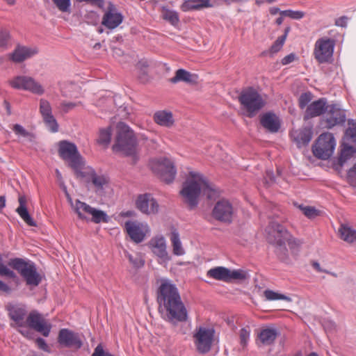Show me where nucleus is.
Here are the masks:
<instances>
[{
	"label": "nucleus",
	"instance_id": "nucleus-54",
	"mask_svg": "<svg viewBox=\"0 0 356 356\" xmlns=\"http://www.w3.org/2000/svg\"><path fill=\"white\" fill-rule=\"evenodd\" d=\"M347 179L350 185L356 186V165L348 171Z\"/></svg>",
	"mask_w": 356,
	"mask_h": 356
},
{
	"label": "nucleus",
	"instance_id": "nucleus-14",
	"mask_svg": "<svg viewBox=\"0 0 356 356\" xmlns=\"http://www.w3.org/2000/svg\"><path fill=\"white\" fill-rule=\"evenodd\" d=\"M9 84L15 89L27 90L39 95L44 92L42 86L33 78L28 76H17L9 81Z\"/></svg>",
	"mask_w": 356,
	"mask_h": 356
},
{
	"label": "nucleus",
	"instance_id": "nucleus-10",
	"mask_svg": "<svg viewBox=\"0 0 356 356\" xmlns=\"http://www.w3.org/2000/svg\"><path fill=\"white\" fill-rule=\"evenodd\" d=\"M207 276L216 280L229 283L234 280H245L248 278V273L241 269L231 270L223 266H217L209 269Z\"/></svg>",
	"mask_w": 356,
	"mask_h": 356
},
{
	"label": "nucleus",
	"instance_id": "nucleus-5",
	"mask_svg": "<svg viewBox=\"0 0 356 356\" xmlns=\"http://www.w3.org/2000/svg\"><path fill=\"white\" fill-rule=\"evenodd\" d=\"M8 265L17 271L29 286H38L42 282V276L37 270L36 265L29 259L23 258H12Z\"/></svg>",
	"mask_w": 356,
	"mask_h": 356
},
{
	"label": "nucleus",
	"instance_id": "nucleus-11",
	"mask_svg": "<svg viewBox=\"0 0 356 356\" xmlns=\"http://www.w3.org/2000/svg\"><path fill=\"white\" fill-rule=\"evenodd\" d=\"M215 330L213 328L197 327L193 334L194 342L198 353L206 354L211 350L214 339Z\"/></svg>",
	"mask_w": 356,
	"mask_h": 356
},
{
	"label": "nucleus",
	"instance_id": "nucleus-7",
	"mask_svg": "<svg viewBox=\"0 0 356 356\" xmlns=\"http://www.w3.org/2000/svg\"><path fill=\"white\" fill-rule=\"evenodd\" d=\"M238 102L248 112V116L254 117L266 105V101L254 87L243 89L239 96Z\"/></svg>",
	"mask_w": 356,
	"mask_h": 356
},
{
	"label": "nucleus",
	"instance_id": "nucleus-39",
	"mask_svg": "<svg viewBox=\"0 0 356 356\" xmlns=\"http://www.w3.org/2000/svg\"><path fill=\"white\" fill-rule=\"evenodd\" d=\"M0 275L12 279L16 286H18L21 284L20 279L17 274L1 262H0Z\"/></svg>",
	"mask_w": 356,
	"mask_h": 356
},
{
	"label": "nucleus",
	"instance_id": "nucleus-58",
	"mask_svg": "<svg viewBox=\"0 0 356 356\" xmlns=\"http://www.w3.org/2000/svg\"><path fill=\"white\" fill-rule=\"evenodd\" d=\"M78 3L86 2L92 5L97 6L99 8L104 6V0H75Z\"/></svg>",
	"mask_w": 356,
	"mask_h": 356
},
{
	"label": "nucleus",
	"instance_id": "nucleus-31",
	"mask_svg": "<svg viewBox=\"0 0 356 356\" xmlns=\"http://www.w3.org/2000/svg\"><path fill=\"white\" fill-rule=\"evenodd\" d=\"M153 119L155 123L165 127H171L175 122L172 112L164 110L156 111Z\"/></svg>",
	"mask_w": 356,
	"mask_h": 356
},
{
	"label": "nucleus",
	"instance_id": "nucleus-20",
	"mask_svg": "<svg viewBox=\"0 0 356 356\" xmlns=\"http://www.w3.org/2000/svg\"><path fill=\"white\" fill-rule=\"evenodd\" d=\"M328 105L327 99L324 97L312 102L307 106L303 116L304 120H308L325 114Z\"/></svg>",
	"mask_w": 356,
	"mask_h": 356
},
{
	"label": "nucleus",
	"instance_id": "nucleus-3",
	"mask_svg": "<svg viewBox=\"0 0 356 356\" xmlns=\"http://www.w3.org/2000/svg\"><path fill=\"white\" fill-rule=\"evenodd\" d=\"M268 232L267 240L275 247V253L280 261H285L289 258V251L286 246L293 250L299 248L303 241L295 238L282 225L271 222L268 227Z\"/></svg>",
	"mask_w": 356,
	"mask_h": 356
},
{
	"label": "nucleus",
	"instance_id": "nucleus-25",
	"mask_svg": "<svg viewBox=\"0 0 356 356\" xmlns=\"http://www.w3.org/2000/svg\"><path fill=\"white\" fill-rule=\"evenodd\" d=\"M124 227L127 234L136 243H140L145 239V233L139 223L129 220L125 222Z\"/></svg>",
	"mask_w": 356,
	"mask_h": 356
},
{
	"label": "nucleus",
	"instance_id": "nucleus-59",
	"mask_svg": "<svg viewBox=\"0 0 356 356\" xmlns=\"http://www.w3.org/2000/svg\"><path fill=\"white\" fill-rule=\"evenodd\" d=\"M347 21L348 17L346 16H342L335 19L334 24L337 26L346 27Z\"/></svg>",
	"mask_w": 356,
	"mask_h": 356
},
{
	"label": "nucleus",
	"instance_id": "nucleus-44",
	"mask_svg": "<svg viewBox=\"0 0 356 356\" xmlns=\"http://www.w3.org/2000/svg\"><path fill=\"white\" fill-rule=\"evenodd\" d=\"M250 330L249 327H243L239 332L240 344L244 348L250 339Z\"/></svg>",
	"mask_w": 356,
	"mask_h": 356
},
{
	"label": "nucleus",
	"instance_id": "nucleus-4",
	"mask_svg": "<svg viewBox=\"0 0 356 356\" xmlns=\"http://www.w3.org/2000/svg\"><path fill=\"white\" fill-rule=\"evenodd\" d=\"M58 155L67 162L77 178L86 177V173L83 172L85 161L79 152L76 145L70 141L63 140L58 143Z\"/></svg>",
	"mask_w": 356,
	"mask_h": 356
},
{
	"label": "nucleus",
	"instance_id": "nucleus-47",
	"mask_svg": "<svg viewBox=\"0 0 356 356\" xmlns=\"http://www.w3.org/2000/svg\"><path fill=\"white\" fill-rule=\"evenodd\" d=\"M283 16L289 17L294 19H300L305 16V13L300 10H286L281 12Z\"/></svg>",
	"mask_w": 356,
	"mask_h": 356
},
{
	"label": "nucleus",
	"instance_id": "nucleus-34",
	"mask_svg": "<svg viewBox=\"0 0 356 356\" xmlns=\"http://www.w3.org/2000/svg\"><path fill=\"white\" fill-rule=\"evenodd\" d=\"M161 16L164 20L175 27H177L179 24V15L175 10H170L167 7L163 6L161 9Z\"/></svg>",
	"mask_w": 356,
	"mask_h": 356
},
{
	"label": "nucleus",
	"instance_id": "nucleus-51",
	"mask_svg": "<svg viewBox=\"0 0 356 356\" xmlns=\"http://www.w3.org/2000/svg\"><path fill=\"white\" fill-rule=\"evenodd\" d=\"M285 42V36H280L274 42L270 47V52L273 54L278 52L284 45Z\"/></svg>",
	"mask_w": 356,
	"mask_h": 356
},
{
	"label": "nucleus",
	"instance_id": "nucleus-53",
	"mask_svg": "<svg viewBox=\"0 0 356 356\" xmlns=\"http://www.w3.org/2000/svg\"><path fill=\"white\" fill-rule=\"evenodd\" d=\"M81 102H63L60 103V108L65 113H67L70 111L74 108L76 106L81 105Z\"/></svg>",
	"mask_w": 356,
	"mask_h": 356
},
{
	"label": "nucleus",
	"instance_id": "nucleus-16",
	"mask_svg": "<svg viewBox=\"0 0 356 356\" xmlns=\"http://www.w3.org/2000/svg\"><path fill=\"white\" fill-rule=\"evenodd\" d=\"M57 341L59 345L64 348L79 350L83 346L81 335L67 328L59 330Z\"/></svg>",
	"mask_w": 356,
	"mask_h": 356
},
{
	"label": "nucleus",
	"instance_id": "nucleus-17",
	"mask_svg": "<svg viewBox=\"0 0 356 356\" xmlns=\"http://www.w3.org/2000/svg\"><path fill=\"white\" fill-rule=\"evenodd\" d=\"M157 172L160 179L166 184L172 183L176 176L177 170L173 162L167 158L157 161Z\"/></svg>",
	"mask_w": 356,
	"mask_h": 356
},
{
	"label": "nucleus",
	"instance_id": "nucleus-38",
	"mask_svg": "<svg viewBox=\"0 0 356 356\" xmlns=\"http://www.w3.org/2000/svg\"><path fill=\"white\" fill-rule=\"evenodd\" d=\"M94 208L87 204L86 202H81L79 200L75 201L74 211L77 213L79 218L81 220L86 219L83 213L91 214Z\"/></svg>",
	"mask_w": 356,
	"mask_h": 356
},
{
	"label": "nucleus",
	"instance_id": "nucleus-60",
	"mask_svg": "<svg viewBox=\"0 0 356 356\" xmlns=\"http://www.w3.org/2000/svg\"><path fill=\"white\" fill-rule=\"evenodd\" d=\"M295 59H296V54L293 53H291V54L284 56L282 59V64L284 65H288V64L292 63L293 61H294Z\"/></svg>",
	"mask_w": 356,
	"mask_h": 356
},
{
	"label": "nucleus",
	"instance_id": "nucleus-46",
	"mask_svg": "<svg viewBox=\"0 0 356 356\" xmlns=\"http://www.w3.org/2000/svg\"><path fill=\"white\" fill-rule=\"evenodd\" d=\"M355 152L353 147L352 146H347L344 147L341 150V155L339 156V163L342 165L344 162H346L348 159H349L353 154Z\"/></svg>",
	"mask_w": 356,
	"mask_h": 356
},
{
	"label": "nucleus",
	"instance_id": "nucleus-56",
	"mask_svg": "<svg viewBox=\"0 0 356 356\" xmlns=\"http://www.w3.org/2000/svg\"><path fill=\"white\" fill-rule=\"evenodd\" d=\"M10 38L9 33L6 30L0 31V47L6 46Z\"/></svg>",
	"mask_w": 356,
	"mask_h": 356
},
{
	"label": "nucleus",
	"instance_id": "nucleus-29",
	"mask_svg": "<svg viewBox=\"0 0 356 356\" xmlns=\"http://www.w3.org/2000/svg\"><path fill=\"white\" fill-rule=\"evenodd\" d=\"M197 76L192 74L184 69H179L175 72V76L170 79V82L177 83L183 81L189 84H195L197 83Z\"/></svg>",
	"mask_w": 356,
	"mask_h": 356
},
{
	"label": "nucleus",
	"instance_id": "nucleus-45",
	"mask_svg": "<svg viewBox=\"0 0 356 356\" xmlns=\"http://www.w3.org/2000/svg\"><path fill=\"white\" fill-rule=\"evenodd\" d=\"M84 19L87 24L97 25L99 22V15L95 11H89L85 15Z\"/></svg>",
	"mask_w": 356,
	"mask_h": 356
},
{
	"label": "nucleus",
	"instance_id": "nucleus-23",
	"mask_svg": "<svg viewBox=\"0 0 356 356\" xmlns=\"http://www.w3.org/2000/svg\"><path fill=\"white\" fill-rule=\"evenodd\" d=\"M149 247L152 252L159 257V263L166 262L170 260L166 251V243L164 237L157 236L152 238L149 242Z\"/></svg>",
	"mask_w": 356,
	"mask_h": 356
},
{
	"label": "nucleus",
	"instance_id": "nucleus-64",
	"mask_svg": "<svg viewBox=\"0 0 356 356\" xmlns=\"http://www.w3.org/2000/svg\"><path fill=\"white\" fill-rule=\"evenodd\" d=\"M19 332L24 335V337H27V338H31V332L28 330H19Z\"/></svg>",
	"mask_w": 356,
	"mask_h": 356
},
{
	"label": "nucleus",
	"instance_id": "nucleus-42",
	"mask_svg": "<svg viewBox=\"0 0 356 356\" xmlns=\"http://www.w3.org/2000/svg\"><path fill=\"white\" fill-rule=\"evenodd\" d=\"M55 6L62 13L71 12V0H51Z\"/></svg>",
	"mask_w": 356,
	"mask_h": 356
},
{
	"label": "nucleus",
	"instance_id": "nucleus-18",
	"mask_svg": "<svg viewBox=\"0 0 356 356\" xmlns=\"http://www.w3.org/2000/svg\"><path fill=\"white\" fill-rule=\"evenodd\" d=\"M136 207L145 214H155L159 211V204L149 193L139 195L136 200Z\"/></svg>",
	"mask_w": 356,
	"mask_h": 356
},
{
	"label": "nucleus",
	"instance_id": "nucleus-2",
	"mask_svg": "<svg viewBox=\"0 0 356 356\" xmlns=\"http://www.w3.org/2000/svg\"><path fill=\"white\" fill-rule=\"evenodd\" d=\"M188 175L189 177L184 182L180 193L191 210L197 206L198 197L201 192L209 200L214 199L219 195L218 191L203 175L193 171L189 172Z\"/></svg>",
	"mask_w": 356,
	"mask_h": 356
},
{
	"label": "nucleus",
	"instance_id": "nucleus-36",
	"mask_svg": "<svg viewBox=\"0 0 356 356\" xmlns=\"http://www.w3.org/2000/svg\"><path fill=\"white\" fill-rule=\"evenodd\" d=\"M339 232L341 236V238L348 243H354L356 241V230L351 228L350 227L341 225L339 229Z\"/></svg>",
	"mask_w": 356,
	"mask_h": 356
},
{
	"label": "nucleus",
	"instance_id": "nucleus-8",
	"mask_svg": "<svg viewBox=\"0 0 356 356\" xmlns=\"http://www.w3.org/2000/svg\"><path fill=\"white\" fill-rule=\"evenodd\" d=\"M336 142L332 134H321L312 147L314 155L322 160L328 159L333 154Z\"/></svg>",
	"mask_w": 356,
	"mask_h": 356
},
{
	"label": "nucleus",
	"instance_id": "nucleus-27",
	"mask_svg": "<svg viewBox=\"0 0 356 356\" xmlns=\"http://www.w3.org/2000/svg\"><path fill=\"white\" fill-rule=\"evenodd\" d=\"M8 311L10 318L15 322L17 326L26 327L24 318L27 314V311L24 307L10 306L8 308Z\"/></svg>",
	"mask_w": 356,
	"mask_h": 356
},
{
	"label": "nucleus",
	"instance_id": "nucleus-52",
	"mask_svg": "<svg viewBox=\"0 0 356 356\" xmlns=\"http://www.w3.org/2000/svg\"><path fill=\"white\" fill-rule=\"evenodd\" d=\"M348 124L351 127L346 130V136L350 138H356V121L348 120Z\"/></svg>",
	"mask_w": 356,
	"mask_h": 356
},
{
	"label": "nucleus",
	"instance_id": "nucleus-48",
	"mask_svg": "<svg viewBox=\"0 0 356 356\" xmlns=\"http://www.w3.org/2000/svg\"><path fill=\"white\" fill-rule=\"evenodd\" d=\"M264 295L268 300H289V298L285 295L274 292L271 290H266L264 291Z\"/></svg>",
	"mask_w": 356,
	"mask_h": 356
},
{
	"label": "nucleus",
	"instance_id": "nucleus-24",
	"mask_svg": "<svg viewBox=\"0 0 356 356\" xmlns=\"http://www.w3.org/2000/svg\"><path fill=\"white\" fill-rule=\"evenodd\" d=\"M291 136L296 143L298 147L300 148L309 144L312 138L313 131L312 128L305 127L293 130Z\"/></svg>",
	"mask_w": 356,
	"mask_h": 356
},
{
	"label": "nucleus",
	"instance_id": "nucleus-19",
	"mask_svg": "<svg viewBox=\"0 0 356 356\" xmlns=\"http://www.w3.org/2000/svg\"><path fill=\"white\" fill-rule=\"evenodd\" d=\"M123 18L122 13L113 4L110 3L103 16L102 24L108 29H114L122 22Z\"/></svg>",
	"mask_w": 356,
	"mask_h": 356
},
{
	"label": "nucleus",
	"instance_id": "nucleus-33",
	"mask_svg": "<svg viewBox=\"0 0 356 356\" xmlns=\"http://www.w3.org/2000/svg\"><path fill=\"white\" fill-rule=\"evenodd\" d=\"M86 173L85 178H90L92 184L97 190H102L104 185L108 183V180L104 175H98L94 169L89 168L88 171H83Z\"/></svg>",
	"mask_w": 356,
	"mask_h": 356
},
{
	"label": "nucleus",
	"instance_id": "nucleus-50",
	"mask_svg": "<svg viewBox=\"0 0 356 356\" xmlns=\"http://www.w3.org/2000/svg\"><path fill=\"white\" fill-rule=\"evenodd\" d=\"M127 257L129 262L134 266V267L136 268H141L145 264V261L142 259V257L140 255H136V257H134L133 255L128 254Z\"/></svg>",
	"mask_w": 356,
	"mask_h": 356
},
{
	"label": "nucleus",
	"instance_id": "nucleus-61",
	"mask_svg": "<svg viewBox=\"0 0 356 356\" xmlns=\"http://www.w3.org/2000/svg\"><path fill=\"white\" fill-rule=\"evenodd\" d=\"M12 291L11 288L5 282L0 280V292L5 293L6 294L10 293Z\"/></svg>",
	"mask_w": 356,
	"mask_h": 356
},
{
	"label": "nucleus",
	"instance_id": "nucleus-9",
	"mask_svg": "<svg viewBox=\"0 0 356 356\" xmlns=\"http://www.w3.org/2000/svg\"><path fill=\"white\" fill-rule=\"evenodd\" d=\"M335 44L336 41L334 39L327 37L318 38L315 42L313 52L316 61L319 63L331 62Z\"/></svg>",
	"mask_w": 356,
	"mask_h": 356
},
{
	"label": "nucleus",
	"instance_id": "nucleus-37",
	"mask_svg": "<svg viewBox=\"0 0 356 356\" xmlns=\"http://www.w3.org/2000/svg\"><path fill=\"white\" fill-rule=\"evenodd\" d=\"M112 135L111 127L107 128H102L99 131V136L97 139V143L105 147H107L111 143Z\"/></svg>",
	"mask_w": 356,
	"mask_h": 356
},
{
	"label": "nucleus",
	"instance_id": "nucleus-62",
	"mask_svg": "<svg viewBox=\"0 0 356 356\" xmlns=\"http://www.w3.org/2000/svg\"><path fill=\"white\" fill-rule=\"evenodd\" d=\"M312 266L314 267V268L317 271V272H319V273H321L323 272V270L321 269V266H320V264L317 261H313L312 262Z\"/></svg>",
	"mask_w": 356,
	"mask_h": 356
},
{
	"label": "nucleus",
	"instance_id": "nucleus-49",
	"mask_svg": "<svg viewBox=\"0 0 356 356\" xmlns=\"http://www.w3.org/2000/svg\"><path fill=\"white\" fill-rule=\"evenodd\" d=\"M300 209L305 216L309 218H314L319 215V211L313 207L309 206H300Z\"/></svg>",
	"mask_w": 356,
	"mask_h": 356
},
{
	"label": "nucleus",
	"instance_id": "nucleus-63",
	"mask_svg": "<svg viewBox=\"0 0 356 356\" xmlns=\"http://www.w3.org/2000/svg\"><path fill=\"white\" fill-rule=\"evenodd\" d=\"M269 12L271 15H275L279 13L281 14L282 11L277 7H273L270 8Z\"/></svg>",
	"mask_w": 356,
	"mask_h": 356
},
{
	"label": "nucleus",
	"instance_id": "nucleus-30",
	"mask_svg": "<svg viewBox=\"0 0 356 356\" xmlns=\"http://www.w3.org/2000/svg\"><path fill=\"white\" fill-rule=\"evenodd\" d=\"M260 123L264 128L273 133L277 132L280 127L278 118L271 113L264 114L260 119Z\"/></svg>",
	"mask_w": 356,
	"mask_h": 356
},
{
	"label": "nucleus",
	"instance_id": "nucleus-22",
	"mask_svg": "<svg viewBox=\"0 0 356 356\" xmlns=\"http://www.w3.org/2000/svg\"><path fill=\"white\" fill-rule=\"evenodd\" d=\"M38 53L36 47L18 44L14 51L9 54V59L15 63H20L29 58H32Z\"/></svg>",
	"mask_w": 356,
	"mask_h": 356
},
{
	"label": "nucleus",
	"instance_id": "nucleus-1",
	"mask_svg": "<svg viewBox=\"0 0 356 356\" xmlns=\"http://www.w3.org/2000/svg\"><path fill=\"white\" fill-rule=\"evenodd\" d=\"M156 301L163 319L173 325L186 322L188 311L175 284L163 282L157 290Z\"/></svg>",
	"mask_w": 356,
	"mask_h": 356
},
{
	"label": "nucleus",
	"instance_id": "nucleus-6",
	"mask_svg": "<svg viewBox=\"0 0 356 356\" xmlns=\"http://www.w3.org/2000/svg\"><path fill=\"white\" fill-rule=\"evenodd\" d=\"M137 145L138 140L134 131L124 125L118 130L112 149L113 152H121L126 156H135Z\"/></svg>",
	"mask_w": 356,
	"mask_h": 356
},
{
	"label": "nucleus",
	"instance_id": "nucleus-35",
	"mask_svg": "<svg viewBox=\"0 0 356 356\" xmlns=\"http://www.w3.org/2000/svg\"><path fill=\"white\" fill-rule=\"evenodd\" d=\"M170 241L173 254L177 256L183 255L185 252L180 241L179 232L176 229H173L170 233Z\"/></svg>",
	"mask_w": 356,
	"mask_h": 356
},
{
	"label": "nucleus",
	"instance_id": "nucleus-55",
	"mask_svg": "<svg viewBox=\"0 0 356 356\" xmlns=\"http://www.w3.org/2000/svg\"><path fill=\"white\" fill-rule=\"evenodd\" d=\"M92 356H115L110 353L109 352L105 351L104 350L102 344H98L97 347L95 348Z\"/></svg>",
	"mask_w": 356,
	"mask_h": 356
},
{
	"label": "nucleus",
	"instance_id": "nucleus-41",
	"mask_svg": "<svg viewBox=\"0 0 356 356\" xmlns=\"http://www.w3.org/2000/svg\"><path fill=\"white\" fill-rule=\"evenodd\" d=\"M13 131L17 136H21L24 138H28L30 142H32L35 139L33 134L26 131L22 125L15 124L13 127Z\"/></svg>",
	"mask_w": 356,
	"mask_h": 356
},
{
	"label": "nucleus",
	"instance_id": "nucleus-28",
	"mask_svg": "<svg viewBox=\"0 0 356 356\" xmlns=\"http://www.w3.org/2000/svg\"><path fill=\"white\" fill-rule=\"evenodd\" d=\"M212 6L211 0H184L180 6V8L183 12H189L200 10Z\"/></svg>",
	"mask_w": 356,
	"mask_h": 356
},
{
	"label": "nucleus",
	"instance_id": "nucleus-26",
	"mask_svg": "<svg viewBox=\"0 0 356 356\" xmlns=\"http://www.w3.org/2000/svg\"><path fill=\"white\" fill-rule=\"evenodd\" d=\"M19 207L16 209V212L21 218L31 227H36L37 223L29 214L26 207V197L24 195H19L18 197Z\"/></svg>",
	"mask_w": 356,
	"mask_h": 356
},
{
	"label": "nucleus",
	"instance_id": "nucleus-21",
	"mask_svg": "<svg viewBox=\"0 0 356 356\" xmlns=\"http://www.w3.org/2000/svg\"><path fill=\"white\" fill-rule=\"evenodd\" d=\"M40 113L49 129L53 133L57 132L58 131V124L52 115L51 106L47 100L40 99Z\"/></svg>",
	"mask_w": 356,
	"mask_h": 356
},
{
	"label": "nucleus",
	"instance_id": "nucleus-40",
	"mask_svg": "<svg viewBox=\"0 0 356 356\" xmlns=\"http://www.w3.org/2000/svg\"><path fill=\"white\" fill-rule=\"evenodd\" d=\"M92 216L91 220L95 223H100V222H108L109 220V218L107 214L102 211L98 210L95 208L92 209V211L90 214Z\"/></svg>",
	"mask_w": 356,
	"mask_h": 356
},
{
	"label": "nucleus",
	"instance_id": "nucleus-12",
	"mask_svg": "<svg viewBox=\"0 0 356 356\" xmlns=\"http://www.w3.org/2000/svg\"><path fill=\"white\" fill-rule=\"evenodd\" d=\"M346 120L345 111L341 109L337 104H329L322 124L327 129H331L335 126L343 125Z\"/></svg>",
	"mask_w": 356,
	"mask_h": 356
},
{
	"label": "nucleus",
	"instance_id": "nucleus-57",
	"mask_svg": "<svg viewBox=\"0 0 356 356\" xmlns=\"http://www.w3.org/2000/svg\"><path fill=\"white\" fill-rule=\"evenodd\" d=\"M35 343L40 349L46 352H49V348L44 339L38 337L35 340Z\"/></svg>",
	"mask_w": 356,
	"mask_h": 356
},
{
	"label": "nucleus",
	"instance_id": "nucleus-32",
	"mask_svg": "<svg viewBox=\"0 0 356 356\" xmlns=\"http://www.w3.org/2000/svg\"><path fill=\"white\" fill-rule=\"evenodd\" d=\"M278 335L279 332L276 329L264 328L258 334V338L262 344L269 346L274 343Z\"/></svg>",
	"mask_w": 356,
	"mask_h": 356
},
{
	"label": "nucleus",
	"instance_id": "nucleus-13",
	"mask_svg": "<svg viewBox=\"0 0 356 356\" xmlns=\"http://www.w3.org/2000/svg\"><path fill=\"white\" fill-rule=\"evenodd\" d=\"M25 323L26 327L34 330L45 337L49 335L52 327L51 324L36 310H33L29 314Z\"/></svg>",
	"mask_w": 356,
	"mask_h": 356
},
{
	"label": "nucleus",
	"instance_id": "nucleus-15",
	"mask_svg": "<svg viewBox=\"0 0 356 356\" xmlns=\"http://www.w3.org/2000/svg\"><path fill=\"white\" fill-rule=\"evenodd\" d=\"M234 209L232 204L226 199L219 200L212 209L213 218L220 222L231 223L232 222Z\"/></svg>",
	"mask_w": 356,
	"mask_h": 356
},
{
	"label": "nucleus",
	"instance_id": "nucleus-43",
	"mask_svg": "<svg viewBox=\"0 0 356 356\" xmlns=\"http://www.w3.org/2000/svg\"><path fill=\"white\" fill-rule=\"evenodd\" d=\"M313 95L311 92L307 91L302 93L298 98V106L300 109L307 107L309 103L312 101Z\"/></svg>",
	"mask_w": 356,
	"mask_h": 356
}]
</instances>
